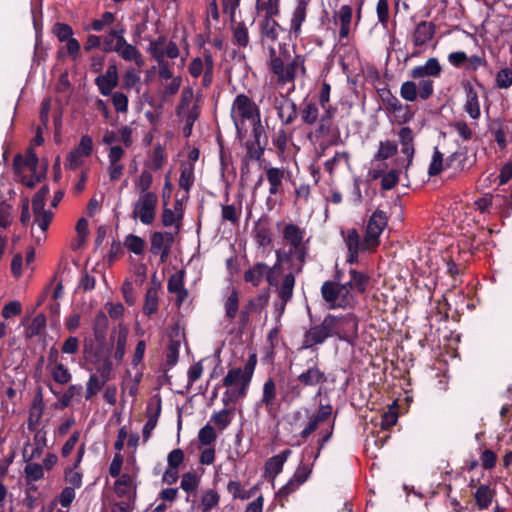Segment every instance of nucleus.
Instances as JSON below:
<instances>
[{
	"label": "nucleus",
	"mask_w": 512,
	"mask_h": 512,
	"mask_svg": "<svg viewBox=\"0 0 512 512\" xmlns=\"http://www.w3.org/2000/svg\"><path fill=\"white\" fill-rule=\"evenodd\" d=\"M158 197L155 193L140 194L134 204L133 219L143 224H151L155 218Z\"/></svg>",
	"instance_id": "9"
},
{
	"label": "nucleus",
	"mask_w": 512,
	"mask_h": 512,
	"mask_svg": "<svg viewBox=\"0 0 512 512\" xmlns=\"http://www.w3.org/2000/svg\"><path fill=\"white\" fill-rule=\"evenodd\" d=\"M382 226H361L360 229L351 228L346 232L342 230L345 244L348 249L347 262L354 264L358 262V254L379 245V237L382 233Z\"/></svg>",
	"instance_id": "3"
},
{
	"label": "nucleus",
	"mask_w": 512,
	"mask_h": 512,
	"mask_svg": "<svg viewBox=\"0 0 512 512\" xmlns=\"http://www.w3.org/2000/svg\"><path fill=\"white\" fill-rule=\"evenodd\" d=\"M93 151V140L89 135H83L78 146L71 150L64 163V167L69 170H77L85 165Z\"/></svg>",
	"instance_id": "10"
},
{
	"label": "nucleus",
	"mask_w": 512,
	"mask_h": 512,
	"mask_svg": "<svg viewBox=\"0 0 512 512\" xmlns=\"http://www.w3.org/2000/svg\"><path fill=\"white\" fill-rule=\"evenodd\" d=\"M51 375L53 380L59 384H66L72 378L71 373L62 363L52 366Z\"/></svg>",
	"instance_id": "57"
},
{
	"label": "nucleus",
	"mask_w": 512,
	"mask_h": 512,
	"mask_svg": "<svg viewBox=\"0 0 512 512\" xmlns=\"http://www.w3.org/2000/svg\"><path fill=\"white\" fill-rule=\"evenodd\" d=\"M195 165L192 162H183L180 166L179 187L188 195L195 182Z\"/></svg>",
	"instance_id": "30"
},
{
	"label": "nucleus",
	"mask_w": 512,
	"mask_h": 512,
	"mask_svg": "<svg viewBox=\"0 0 512 512\" xmlns=\"http://www.w3.org/2000/svg\"><path fill=\"white\" fill-rule=\"evenodd\" d=\"M48 193L46 187H42L40 191L34 196L33 211L34 222L37 224H49L52 221L53 213L50 210H44V198Z\"/></svg>",
	"instance_id": "21"
},
{
	"label": "nucleus",
	"mask_w": 512,
	"mask_h": 512,
	"mask_svg": "<svg viewBox=\"0 0 512 512\" xmlns=\"http://www.w3.org/2000/svg\"><path fill=\"white\" fill-rule=\"evenodd\" d=\"M114 52L123 60L134 62L138 67L144 64L141 52L134 45L128 43L124 36H119L118 45L114 48Z\"/></svg>",
	"instance_id": "18"
},
{
	"label": "nucleus",
	"mask_w": 512,
	"mask_h": 512,
	"mask_svg": "<svg viewBox=\"0 0 512 512\" xmlns=\"http://www.w3.org/2000/svg\"><path fill=\"white\" fill-rule=\"evenodd\" d=\"M349 276L350 279L348 282L345 283V285H347V288L350 289L351 294L353 295V292H356L358 294L364 293L369 284V276L355 269H351L349 271Z\"/></svg>",
	"instance_id": "33"
},
{
	"label": "nucleus",
	"mask_w": 512,
	"mask_h": 512,
	"mask_svg": "<svg viewBox=\"0 0 512 512\" xmlns=\"http://www.w3.org/2000/svg\"><path fill=\"white\" fill-rule=\"evenodd\" d=\"M284 176L285 173L283 169L276 167L266 168V178L270 185V195H276L282 191Z\"/></svg>",
	"instance_id": "37"
},
{
	"label": "nucleus",
	"mask_w": 512,
	"mask_h": 512,
	"mask_svg": "<svg viewBox=\"0 0 512 512\" xmlns=\"http://www.w3.org/2000/svg\"><path fill=\"white\" fill-rule=\"evenodd\" d=\"M200 484V476L195 472L189 471L182 475L180 488L186 493H194Z\"/></svg>",
	"instance_id": "44"
},
{
	"label": "nucleus",
	"mask_w": 512,
	"mask_h": 512,
	"mask_svg": "<svg viewBox=\"0 0 512 512\" xmlns=\"http://www.w3.org/2000/svg\"><path fill=\"white\" fill-rule=\"evenodd\" d=\"M225 316L232 320L235 318L239 308V296L236 290H233L225 301Z\"/></svg>",
	"instance_id": "52"
},
{
	"label": "nucleus",
	"mask_w": 512,
	"mask_h": 512,
	"mask_svg": "<svg viewBox=\"0 0 512 512\" xmlns=\"http://www.w3.org/2000/svg\"><path fill=\"white\" fill-rule=\"evenodd\" d=\"M78 467H75L73 464L72 467H69L64 472V480L66 483L70 484L73 489L80 488L82 486V478L83 474L77 470Z\"/></svg>",
	"instance_id": "51"
},
{
	"label": "nucleus",
	"mask_w": 512,
	"mask_h": 512,
	"mask_svg": "<svg viewBox=\"0 0 512 512\" xmlns=\"http://www.w3.org/2000/svg\"><path fill=\"white\" fill-rule=\"evenodd\" d=\"M220 501V495L213 489H208L203 492L199 509L212 510L217 507Z\"/></svg>",
	"instance_id": "47"
},
{
	"label": "nucleus",
	"mask_w": 512,
	"mask_h": 512,
	"mask_svg": "<svg viewBox=\"0 0 512 512\" xmlns=\"http://www.w3.org/2000/svg\"><path fill=\"white\" fill-rule=\"evenodd\" d=\"M124 246L134 254L141 255L145 250L146 243L142 238L131 234L125 238Z\"/></svg>",
	"instance_id": "53"
},
{
	"label": "nucleus",
	"mask_w": 512,
	"mask_h": 512,
	"mask_svg": "<svg viewBox=\"0 0 512 512\" xmlns=\"http://www.w3.org/2000/svg\"><path fill=\"white\" fill-rule=\"evenodd\" d=\"M298 382L305 387H316L327 382V376L317 364L309 366L297 377Z\"/></svg>",
	"instance_id": "19"
},
{
	"label": "nucleus",
	"mask_w": 512,
	"mask_h": 512,
	"mask_svg": "<svg viewBox=\"0 0 512 512\" xmlns=\"http://www.w3.org/2000/svg\"><path fill=\"white\" fill-rule=\"evenodd\" d=\"M232 416V409H222L212 415L211 421H213L220 430H224L230 425Z\"/></svg>",
	"instance_id": "49"
},
{
	"label": "nucleus",
	"mask_w": 512,
	"mask_h": 512,
	"mask_svg": "<svg viewBox=\"0 0 512 512\" xmlns=\"http://www.w3.org/2000/svg\"><path fill=\"white\" fill-rule=\"evenodd\" d=\"M399 142L402 146V153L406 156V164L404 168L407 170L412 164L414 157V134L409 127H403L398 132Z\"/></svg>",
	"instance_id": "24"
},
{
	"label": "nucleus",
	"mask_w": 512,
	"mask_h": 512,
	"mask_svg": "<svg viewBox=\"0 0 512 512\" xmlns=\"http://www.w3.org/2000/svg\"><path fill=\"white\" fill-rule=\"evenodd\" d=\"M93 374L98 375V377H101L108 382L111 379L112 362L108 358L97 361L95 365V373Z\"/></svg>",
	"instance_id": "58"
},
{
	"label": "nucleus",
	"mask_w": 512,
	"mask_h": 512,
	"mask_svg": "<svg viewBox=\"0 0 512 512\" xmlns=\"http://www.w3.org/2000/svg\"><path fill=\"white\" fill-rule=\"evenodd\" d=\"M435 33L436 27L432 22L421 21L411 34V42L417 48L424 47L432 41Z\"/></svg>",
	"instance_id": "15"
},
{
	"label": "nucleus",
	"mask_w": 512,
	"mask_h": 512,
	"mask_svg": "<svg viewBox=\"0 0 512 512\" xmlns=\"http://www.w3.org/2000/svg\"><path fill=\"white\" fill-rule=\"evenodd\" d=\"M174 242V236L170 232H155L151 237V248L152 254L161 255V261L165 262L170 254L172 244Z\"/></svg>",
	"instance_id": "14"
},
{
	"label": "nucleus",
	"mask_w": 512,
	"mask_h": 512,
	"mask_svg": "<svg viewBox=\"0 0 512 512\" xmlns=\"http://www.w3.org/2000/svg\"><path fill=\"white\" fill-rule=\"evenodd\" d=\"M477 208L481 213H484L489 207L505 206L506 210L512 207L511 195L501 196L500 193H495L490 196H485L475 202ZM508 211L505 212L507 214Z\"/></svg>",
	"instance_id": "26"
},
{
	"label": "nucleus",
	"mask_w": 512,
	"mask_h": 512,
	"mask_svg": "<svg viewBox=\"0 0 512 512\" xmlns=\"http://www.w3.org/2000/svg\"><path fill=\"white\" fill-rule=\"evenodd\" d=\"M268 68L280 85L293 83L298 75L306 73L302 56H291L287 50L275 48L269 49Z\"/></svg>",
	"instance_id": "2"
},
{
	"label": "nucleus",
	"mask_w": 512,
	"mask_h": 512,
	"mask_svg": "<svg viewBox=\"0 0 512 512\" xmlns=\"http://www.w3.org/2000/svg\"><path fill=\"white\" fill-rule=\"evenodd\" d=\"M284 240L291 246L287 258L291 260V268L299 274L304 266L307 256V241H304V232L299 226H285Z\"/></svg>",
	"instance_id": "6"
},
{
	"label": "nucleus",
	"mask_w": 512,
	"mask_h": 512,
	"mask_svg": "<svg viewBox=\"0 0 512 512\" xmlns=\"http://www.w3.org/2000/svg\"><path fill=\"white\" fill-rule=\"evenodd\" d=\"M46 326V318L43 314L36 315L27 328L29 338L39 335Z\"/></svg>",
	"instance_id": "59"
},
{
	"label": "nucleus",
	"mask_w": 512,
	"mask_h": 512,
	"mask_svg": "<svg viewBox=\"0 0 512 512\" xmlns=\"http://www.w3.org/2000/svg\"><path fill=\"white\" fill-rule=\"evenodd\" d=\"M277 113L283 124H290L296 118V106L292 101L284 99L277 106Z\"/></svg>",
	"instance_id": "41"
},
{
	"label": "nucleus",
	"mask_w": 512,
	"mask_h": 512,
	"mask_svg": "<svg viewBox=\"0 0 512 512\" xmlns=\"http://www.w3.org/2000/svg\"><path fill=\"white\" fill-rule=\"evenodd\" d=\"M158 310V288L152 286L147 289L143 312L145 315H152Z\"/></svg>",
	"instance_id": "43"
},
{
	"label": "nucleus",
	"mask_w": 512,
	"mask_h": 512,
	"mask_svg": "<svg viewBox=\"0 0 512 512\" xmlns=\"http://www.w3.org/2000/svg\"><path fill=\"white\" fill-rule=\"evenodd\" d=\"M294 270L292 269L291 273L285 275L279 289H278V297L283 302H289L293 296V289L295 285V276Z\"/></svg>",
	"instance_id": "42"
},
{
	"label": "nucleus",
	"mask_w": 512,
	"mask_h": 512,
	"mask_svg": "<svg viewBox=\"0 0 512 512\" xmlns=\"http://www.w3.org/2000/svg\"><path fill=\"white\" fill-rule=\"evenodd\" d=\"M109 327L108 317L103 311H98L92 320V329L94 338L99 344H103L106 340Z\"/></svg>",
	"instance_id": "32"
},
{
	"label": "nucleus",
	"mask_w": 512,
	"mask_h": 512,
	"mask_svg": "<svg viewBox=\"0 0 512 512\" xmlns=\"http://www.w3.org/2000/svg\"><path fill=\"white\" fill-rule=\"evenodd\" d=\"M319 116L318 107L314 103H308L304 106L301 112V117L304 123L314 124Z\"/></svg>",
	"instance_id": "62"
},
{
	"label": "nucleus",
	"mask_w": 512,
	"mask_h": 512,
	"mask_svg": "<svg viewBox=\"0 0 512 512\" xmlns=\"http://www.w3.org/2000/svg\"><path fill=\"white\" fill-rule=\"evenodd\" d=\"M352 8L348 5L341 6L333 15V23L339 28L340 39L347 38L352 30Z\"/></svg>",
	"instance_id": "16"
},
{
	"label": "nucleus",
	"mask_w": 512,
	"mask_h": 512,
	"mask_svg": "<svg viewBox=\"0 0 512 512\" xmlns=\"http://www.w3.org/2000/svg\"><path fill=\"white\" fill-rule=\"evenodd\" d=\"M358 323L351 314L326 315L322 322L312 325L303 335L302 349H310L323 344L328 338L336 337L341 341H350L357 335Z\"/></svg>",
	"instance_id": "1"
},
{
	"label": "nucleus",
	"mask_w": 512,
	"mask_h": 512,
	"mask_svg": "<svg viewBox=\"0 0 512 512\" xmlns=\"http://www.w3.org/2000/svg\"><path fill=\"white\" fill-rule=\"evenodd\" d=\"M107 383L106 380L102 379L101 377H98V375L92 374L87 382L86 385V393L85 398L86 400L91 399L93 396H95Z\"/></svg>",
	"instance_id": "48"
},
{
	"label": "nucleus",
	"mask_w": 512,
	"mask_h": 512,
	"mask_svg": "<svg viewBox=\"0 0 512 512\" xmlns=\"http://www.w3.org/2000/svg\"><path fill=\"white\" fill-rule=\"evenodd\" d=\"M124 32L123 28L110 30L103 40L104 51L114 52V48L118 45L119 36H124Z\"/></svg>",
	"instance_id": "55"
},
{
	"label": "nucleus",
	"mask_w": 512,
	"mask_h": 512,
	"mask_svg": "<svg viewBox=\"0 0 512 512\" xmlns=\"http://www.w3.org/2000/svg\"><path fill=\"white\" fill-rule=\"evenodd\" d=\"M268 266L264 263H256L244 273V280L253 286H258L264 279Z\"/></svg>",
	"instance_id": "39"
},
{
	"label": "nucleus",
	"mask_w": 512,
	"mask_h": 512,
	"mask_svg": "<svg viewBox=\"0 0 512 512\" xmlns=\"http://www.w3.org/2000/svg\"><path fill=\"white\" fill-rule=\"evenodd\" d=\"M276 398V385L272 378L265 381L263 385V394L261 403L265 405L267 409L271 408Z\"/></svg>",
	"instance_id": "46"
},
{
	"label": "nucleus",
	"mask_w": 512,
	"mask_h": 512,
	"mask_svg": "<svg viewBox=\"0 0 512 512\" xmlns=\"http://www.w3.org/2000/svg\"><path fill=\"white\" fill-rule=\"evenodd\" d=\"M332 414V406L330 404L320 405L316 414L309 418L306 427L301 431L300 437L306 439L314 431H316L320 424L325 422Z\"/></svg>",
	"instance_id": "20"
},
{
	"label": "nucleus",
	"mask_w": 512,
	"mask_h": 512,
	"mask_svg": "<svg viewBox=\"0 0 512 512\" xmlns=\"http://www.w3.org/2000/svg\"><path fill=\"white\" fill-rule=\"evenodd\" d=\"M46 441V432L43 430H38L34 435V443L32 445V451L29 459L40 457L44 447L46 446Z\"/></svg>",
	"instance_id": "54"
},
{
	"label": "nucleus",
	"mask_w": 512,
	"mask_h": 512,
	"mask_svg": "<svg viewBox=\"0 0 512 512\" xmlns=\"http://www.w3.org/2000/svg\"><path fill=\"white\" fill-rule=\"evenodd\" d=\"M129 329L126 325L119 323L111 333V339L115 341L116 347L114 352V359L121 363L125 356L127 337Z\"/></svg>",
	"instance_id": "23"
},
{
	"label": "nucleus",
	"mask_w": 512,
	"mask_h": 512,
	"mask_svg": "<svg viewBox=\"0 0 512 512\" xmlns=\"http://www.w3.org/2000/svg\"><path fill=\"white\" fill-rule=\"evenodd\" d=\"M262 41L276 42L283 31L278 22L271 17H264L260 24Z\"/></svg>",
	"instance_id": "28"
},
{
	"label": "nucleus",
	"mask_w": 512,
	"mask_h": 512,
	"mask_svg": "<svg viewBox=\"0 0 512 512\" xmlns=\"http://www.w3.org/2000/svg\"><path fill=\"white\" fill-rule=\"evenodd\" d=\"M199 102L198 99L195 97L194 92L192 88L186 87L181 92V98L180 103L177 107V115L187 110L190 105H193L194 103Z\"/></svg>",
	"instance_id": "50"
},
{
	"label": "nucleus",
	"mask_w": 512,
	"mask_h": 512,
	"mask_svg": "<svg viewBox=\"0 0 512 512\" xmlns=\"http://www.w3.org/2000/svg\"><path fill=\"white\" fill-rule=\"evenodd\" d=\"M256 363V355H252L244 365V368L230 369L223 379V386L228 389L236 388L238 395H246Z\"/></svg>",
	"instance_id": "7"
},
{
	"label": "nucleus",
	"mask_w": 512,
	"mask_h": 512,
	"mask_svg": "<svg viewBox=\"0 0 512 512\" xmlns=\"http://www.w3.org/2000/svg\"><path fill=\"white\" fill-rule=\"evenodd\" d=\"M189 198V195H182L181 198H177L171 207H168L165 202L164 211L162 214L163 224H179L183 220L184 206Z\"/></svg>",
	"instance_id": "17"
},
{
	"label": "nucleus",
	"mask_w": 512,
	"mask_h": 512,
	"mask_svg": "<svg viewBox=\"0 0 512 512\" xmlns=\"http://www.w3.org/2000/svg\"><path fill=\"white\" fill-rule=\"evenodd\" d=\"M465 92L466 100L464 110L472 119H478L481 114L478 93L471 85L465 86Z\"/></svg>",
	"instance_id": "34"
},
{
	"label": "nucleus",
	"mask_w": 512,
	"mask_h": 512,
	"mask_svg": "<svg viewBox=\"0 0 512 512\" xmlns=\"http://www.w3.org/2000/svg\"><path fill=\"white\" fill-rule=\"evenodd\" d=\"M303 385L298 380H289L280 387L281 399L285 403H292L302 395Z\"/></svg>",
	"instance_id": "36"
},
{
	"label": "nucleus",
	"mask_w": 512,
	"mask_h": 512,
	"mask_svg": "<svg viewBox=\"0 0 512 512\" xmlns=\"http://www.w3.org/2000/svg\"><path fill=\"white\" fill-rule=\"evenodd\" d=\"M397 144L391 140L381 141L379 143L378 151L374 156V160L384 161L389 159L397 152Z\"/></svg>",
	"instance_id": "45"
},
{
	"label": "nucleus",
	"mask_w": 512,
	"mask_h": 512,
	"mask_svg": "<svg viewBox=\"0 0 512 512\" xmlns=\"http://www.w3.org/2000/svg\"><path fill=\"white\" fill-rule=\"evenodd\" d=\"M216 437L217 435L215 429L210 424H206L199 430L198 433V440L201 443V445L204 446L211 445L213 442H215Z\"/></svg>",
	"instance_id": "60"
},
{
	"label": "nucleus",
	"mask_w": 512,
	"mask_h": 512,
	"mask_svg": "<svg viewBox=\"0 0 512 512\" xmlns=\"http://www.w3.org/2000/svg\"><path fill=\"white\" fill-rule=\"evenodd\" d=\"M113 490L121 501H131L135 503L137 494V484L135 476L128 473L122 474L114 483Z\"/></svg>",
	"instance_id": "13"
},
{
	"label": "nucleus",
	"mask_w": 512,
	"mask_h": 512,
	"mask_svg": "<svg viewBox=\"0 0 512 512\" xmlns=\"http://www.w3.org/2000/svg\"><path fill=\"white\" fill-rule=\"evenodd\" d=\"M231 118L239 133L244 130L246 121H250L254 125L255 141L260 144L259 137L261 134L260 114L256 104L245 94L236 96L232 103Z\"/></svg>",
	"instance_id": "4"
},
{
	"label": "nucleus",
	"mask_w": 512,
	"mask_h": 512,
	"mask_svg": "<svg viewBox=\"0 0 512 512\" xmlns=\"http://www.w3.org/2000/svg\"><path fill=\"white\" fill-rule=\"evenodd\" d=\"M495 496V491L490 488L488 485H480L475 494V502L478 506L479 510H486L491 505L493 498Z\"/></svg>",
	"instance_id": "38"
},
{
	"label": "nucleus",
	"mask_w": 512,
	"mask_h": 512,
	"mask_svg": "<svg viewBox=\"0 0 512 512\" xmlns=\"http://www.w3.org/2000/svg\"><path fill=\"white\" fill-rule=\"evenodd\" d=\"M400 95L406 101H415L418 96L417 84L413 81H405L401 85Z\"/></svg>",
	"instance_id": "61"
},
{
	"label": "nucleus",
	"mask_w": 512,
	"mask_h": 512,
	"mask_svg": "<svg viewBox=\"0 0 512 512\" xmlns=\"http://www.w3.org/2000/svg\"><path fill=\"white\" fill-rule=\"evenodd\" d=\"M148 51L157 62H165V58L174 59L179 55L178 46L172 41H167L164 37L152 41Z\"/></svg>",
	"instance_id": "12"
},
{
	"label": "nucleus",
	"mask_w": 512,
	"mask_h": 512,
	"mask_svg": "<svg viewBox=\"0 0 512 512\" xmlns=\"http://www.w3.org/2000/svg\"><path fill=\"white\" fill-rule=\"evenodd\" d=\"M47 167V162H40L32 148L27 150L25 156L17 155L14 159V171L28 187H33L45 177Z\"/></svg>",
	"instance_id": "5"
},
{
	"label": "nucleus",
	"mask_w": 512,
	"mask_h": 512,
	"mask_svg": "<svg viewBox=\"0 0 512 512\" xmlns=\"http://www.w3.org/2000/svg\"><path fill=\"white\" fill-rule=\"evenodd\" d=\"M161 413V400L158 399L155 404L149 403L147 406L146 416L147 421L143 427V440L146 442L151 436L152 431L155 429L158 418Z\"/></svg>",
	"instance_id": "27"
},
{
	"label": "nucleus",
	"mask_w": 512,
	"mask_h": 512,
	"mask_svg": "<svg viewBox=\"0 0 512 512\" xmlns=\"http://www.w3.org/2000/svg\"><path fill=\"white\" fill-rule=\"evenodd\" d=\"M441 65L437 58H429L424 65H419L411 69L410 76L413 79H422L427 77H438L441 73Z\"/></svg>",
	"instance_id": "25"
},
{
	"label": "nucleus",
	"mask_w": 512,
	"mask_h": 512,
	"mask_svg": "<svg viewBox=\"0 0 512 512\" xmlns=\"http://www.w3.org/2000/svg\"><path fill=\"white\" fill-rule=\"evenodd\" d=\"M370 176L372 179L381 178V188L383 190H391L399 181V171L397 169H391L388 172H384V169H373L370 171Z\"/></svg>",
	"instance_id": "31"
},
{
	"label": "nucleus",
	"mask_w": 512,
	"mask_h": 512,
	"mask_svg": "<svg viewBox=\"0 0 512 512\" xmlns=\"http://www.w3.org/2000/svg\"><path fill=\"white\" fill-rule=\"evenodd\" d=\"M200 114V108L198 102L194 103L193 105H190V107L185 110L184 112L178 114V117L182 119V121L185 122L184 126V134L186 136H189L192 131V127L199 117Z\"/></svg>",
	"instance_id": "40"
},
{
	"label": "nucleus",
	"mask_w": 512,
	"mask_h": 512,
	"mask_svg": "<svg viewBox=\"0 0 512 512\" xmlns=\"http://www.w3.org/2000/svg\"><path fill=\"white\" fill-rule=\"evenodd\" d=\"M306 6L307 5L304 1H299L293 11L290 20L289 33L295 38H297L300 35L302 23L306 19Z\"/></svg>",
	"instance_id": "35"
},
{
	"label": "nucleus",
	"mask_w": 512,
	"mask_h": 512,
	"mask_svg": "<svg viewBox=\"0 0 512 512\" xmlns=\"http://www.w3.org/2000/svg\"><path fill=\"white\" fill-rule=\"evenodd\" d=\"M95 83L102 95L109 96L112 90L118 85V71L116 65H110L104 74L96 78Z\"/></svg>",
	"instance_id": "22"
},
{
	"label": "nucleus",
	"mask_w": 512,
	"mask_h": 512,
	"mask_svg": "<svg viewBox=\"0 0 512 512\" xmlns=\"http://www.w3.org/2000/svg\"><path fill=\"white\" fill-rule=\"evenodd\" d=\"M268 301L269 295L263 293L251 299L244 307L252 313L260 312L268 304Z\"/></svg>",
	"instance_id": "63"
},
{
	"label": "nucleus",
	"mask_w": 512,
	"mask_h": 512,
	"mask_svg": "<svg viewBox=\"0 0 512 512\" xmlns=\"http://www.w3.org/2000/svg\"><path fill=\"white\" fill-rule=\"evenodd\" d=\"M496 85L501 89H507L512 85V69L502 68L496 74Z\"/></svg>",
	"instance_id": "64"
},
{
	"label": "nucleus",
	"mask_w": 512,
	"mask_h": 512,
	"mask_svg": "<svg viewBox=\"0 0 512 512\" xmlns=\"http://www.w3.org/2000/svg\"><path fill=\"white\" fill-rule=\"evenodd\" d=\"M153 181L152 174L148 170H143L140 175L135 179L134 185L136 190L140 192V194L151 193L148 191Z\"/></svg>",
	"instance_id": "56"
},
{
	"label": "nucleus",
	"mask_w": 512,
	"mask_h": 512,
	"mask_svg": "<svg viewBox=\"0 0 512 512\" xmlns=\"http://www.w3.org/2000/svg\"><path fill=\"white\" fill-rule=\"evenodd\" d=\"M321 295L329 308H346L353 300V295L345 283L325 281L321 287Z\"/></svg>",
	"instance_id": "8"
},
{
	"label": "nucleus",
	"mask_w": 512,
	"mask_h": 512,
	"mask_svg": "<svg viewBox=\"0 0 512 512\" xmlns=\"http://www.w3.org/2000/svg\"><path fill=\"white\" fill-rule=\"evenodd\" d=\"M188 71L193 78L203 75L202 85L208 87L213 81L214 60L210 53L205 52L201 57L194 58L189 64Z\"/></svg>",
	"instance_id": "11"
},
{
	"label": "nucleus",
	"mask_w": 512,
	"mask_h": 512,
	"mask_svg": "<svg viewBox=\"0 0 512 512\" xmlns=\"http://www.w3.org/2000/svg\"><path fill=\"white\" fill-rule=\"evenodd\" d=\"M290 453V450H284L269 458L265 463V476L273 480L282 471L283 465Z\"/></svg>",
	"instance_id": "29"
}]
</instances>
